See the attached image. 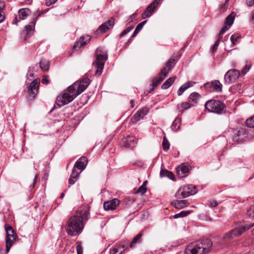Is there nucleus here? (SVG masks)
Wrapping results in <instances>:
<instances>
[{
    "instance_id": "nucleus-1",
    "label": "nucleus",
    "mask_w": 254,
    "mask_h": 254,
    "mask_svg": "<svg viewBox=\"0 0 254 254\" xmlns=\"http://www.w3.org/2000/svg\"><path fill=\"white\" fill-rule=\"evenodd\" d=\"M90 83V80L86 77L70 85L64 91L61 97H58L57 104L59 106L62 107L71 102L87 88Z\"/></svg>"
},
{
    "instance_id": "nucleus-2",
    "label": "nucleus",
    "mask_w": 254,
    "mask_h": 254,
    "mask_svg": "<svg viewBox=\"0 0 254 254\" xmlns=\"http://www.w3.org/2000/svg\"><path fill=\"white\" fill-rule=\"evenodd\" d=\"M89 213L87 210L71 216L67 221L66 231L71 236L79 235L84 227L83 221L88 220Z\"/></svg>"
},
{
    "instance_id": "nucleus-3",
    "label": "nucleus",
    "mask_w": 254,
    "mask_h": 254,
    "mask_svg": "<svg viewBox=\"0 0 254 254\" xmlns=\"http://www.w3.org/2000/svg\"><path fill=\"white\" fill-rule=\"evenodd\" d=\"M212 246V242L209 238L192 243L186 249L184 254H204L208 253Z\"/></svg>"
},
{
    "instance_id": "nucleus-4",
    "label": "nucleus",
    "mask_w": 254,
    "mask_h": 254,
    "mask_svg": "<svg viewBox=\"0 0 254 254\" xmlns=\"http://www.w3.org/2000/svg\"><path fill=\"white\" fill-rule=\"evenodd\" d=\"M107 59V51L103 48H97L96 51V60L92 64V69L95 70L96 75L100 76L102 74Z\"/></svg>"
},
{
    "instance_id": "nucleus-5",
    "label": "nucleus",
    "mask_w": 254,
    "mask_h": 254,
    "mask_svg": "<svg viewBox=\"0 0 254 254\" xmlns=\"http://www.w3.org/2000/svg\"><path fill=\"white\" fill-rule=\"evenodd\" d=\"M254 226V223L251 224L249 227H246V226L240 225L235 228L230 230L229 232L226 233L223 237L221 241V245H223L225 244L226 240H231L234 237H238Z\"/></svg>"
},
{
    "instance_id": "nucleus-6",
    "label": "nucleus",
    "mask_w": 254,
    "mask_h": 254,
    "mask_svg": "<svg viewBox=\"0 0 254 254\" xmlns=\"http://www.w3.org/2000/svg\"><path fill=\"white\" fill-rule=\"evenodd\" d=\"M205 108L209 112L214 113L218 114H222L225 110L226 107L224 104L219 100H210L205 104Z\"/></svg>"
},
{
    "instance_id": "nucleus-7",
    "label": "nucleus",
    "mask_w": 254,
    "mask_h": 254,
    "mask_svg": "<svg viewBox=\"0 0 254 254\" xmlns=\"http://www.w3.org/2000/svg\"><path fill=\"white\" fill-rule=\"evenodd\" d=\"M197 192V187L192 185H187L180 188L176 193V197L179 199L185 198L190 195H193Z\"/></svg>"
},
{
    "instance_id": "nucleus-8",
    "label": "nucleus",
    "mask_w": 254,
    "mask_h": 254,
    "mask_svg": "<svg viewBox=\"0 0 254 254\" xmlns=\"http://www.w3.org/2000/svg\"><path fill=\"white\" fill-rule=\"evenodd\" d=\"M5 230L6 232V252L7 253L11 246L17 239V235L14 229L10 226L5 225Z\"/></svg>"
},
{
    "instance_id": "nucleus-9",
    "label": "nucleus",
    "mask_w": 254,
    "mask_h": 254,
    "mask_svg": "<svg viewBox=\"0 0 254 254\" xmlns=\"http://www.w3.org/2000/svg\"><path fill=\"white\" fill-rule=\"evenodd\" d=\"M48 10L49 9L45 10H38L33 13L32 21L28 25L25 27L26 36H30L33 33L37 18L41 16V14L48 12Z\"/></svg>"
},
{
    "instance_id": "nucleus-10",
    "label": "nucleus",
    "mask_w": 254,
    "mask_h": 254,
    "mask_svg": "<svg viewBox=\"0 0 254 254\" xmlns=\"http://www.w3.org/2000/svg\"><path fill=\"white\" fill-rule=\"evenodd\" d=\"M40 81V78H37L31 82L30 85L28 87L27 92L28 96L32 99H34L37 95L39 89Z\"/></svg>"
},
{
    "instance_id": "nucleus-11",
    "label": "nucleus",
    "mask_w": 254,
    "mask_h": 254,
    "mask_svg": "<svg viewBox=\"0 0 254 254\" xmlns=\"http://www.w3.org/2000/svg\"><path fill=\"white\" fill-rule=\"evenodd\" d=\"M240 70L236 69L229 70L224 76V79L226 82L232 83L234 82L240 76Z\"/></svg>"
},
{
    "instance_id": "nucleus-12",
    "label": "nucleus",
    "mask_w": 254,
    "mask_h": 254,
    "mask_svg": "<svg viewBox=\"0 0 254 254\" xmlns=\"http://www.w3.org/2000/svg\"><path fill=\"white\" fill-rule=\"evenodd\" d=\"M162 0H154L146 8L144 12L142 14V18L145 19L146 17H149L151 16L155 8L161 3Z\"/></svg>"
},
{
    "instance_id": "nucleus-13",
    "label": "nucleus",
    "mask_w": 254,
    "mask_h": 254,
    "mask_svg": "<svg viewBox=\"0 0 254 254\" xmlns=\"http://www.w3.org/2000/svg\"><path fill=\"white\" fill-rule=\"evenodd\" d=\"M233 140L236 142L244 140L247 137L248 133L245 128H240L234 129Z\"/></svg>"
},
{
    "instance_id": "nucleus-14",
    "label": "nucleus",
    "mask_w": 254,
    "mask_h": 254,
    "mask_svg": "<svg viewBox=\"0 0 254 254\" xmlns=\"http://www.w3.org/2000/svg\"><path fill=\"white\" fill-rule=\"evenodd\" d=\"M190 166L187 163H183L177 168V174L180 178L187 176L190 172Z\"/></svg>"
},
{
    "instance_id": "nucleus-15",
    "label": "nucleus",
    "mask_w": 254,
    "mask_h": 254,
    "mask_svg": "<svg viewBox=\"0 0 254 254\" xmlns=\"http://www.w3.org/2000/svg\"><path fill=\"white\" fill-rule=\"evenodd\" d=\"M115 23L114 19L111 18L107 21L103 23L96 30V34L103 33L108 30L110 27L114 26Z\"/></svg>"
},
{
    "instance_id": "nucleus-16",
    "label": "nucleus",
    "mask_w": 254,
    "mask_h": 254,
    "mask_svg": "<svg viewBox=\"0 0 254 254\" xmlns=\"http://www.w3.org/2000/svg\"><path fill=\"white\" fill-rule=\"evenodd\" d=\"M90 37L87 35L81 36L79 40L74 45L73 49L76 51L78 49L84 47L90 41Z\"/></svg>"
},
{
    "instance_id": "nucleus-17",
    "label": "nucleus",
    "mask_w": 254,
    "mask_h": 254,
    "mask_svg": "<svg viewBox=\"0 0 254 254\" xmlns=\"http://www.w3.org/2000/svg\"><path fill=\"white\" fill-rule=\"evenodd\" d=\"M148 113V109L147 108H144L138 110L136 113H135L131 119L132 122L135 123L144 117H145Z\"/></svg>"
},
{
    "instance_id": "nucleus-18",
    "label": "nucleus",
    "mask_w": 254,
    "mask_h": 254,
    "mask_svg": "<svg viewBox=\"0 0 254 254\" xmlns=\"http://www.w3.org/2000/svg\"><path fill=\"white\" fill-rule=\"evenodd\" d=\"M136 143V138L132 136H127L123 140V145L128 148H133Z\"/></svg>"
},
{
    "instance_id": "nucleus-19",
    "label": "nucleus",
    "mask_w": 254,
    "mask_h": 254,
    "mask_svg": "<svg viewBox=\"0 0 254 254\" xmlns=\"http://www.w3.org/2000/svg\"><path fill=\"white\" fill-rule=\"evenodd\" d=\"M88 163L87 158L86 157H81L75 162L74 166L81 172L86 167Z\"/></svg>"
},
{
    "instance_id": "nucleus-20",
    "label": "nucleus",
    "mask_w": 254,
    "mask_h": 254,
    "mask_svg": "<svg viewBox=\"0 0 254 254\" xmlns=\"http://www.w3.org/2000/svg\"><path fill=\"white\" fill-rule=\"evenodd\" d=\"M119 203L120 201L117 198L107 201L104 203V209L107 210L115 209Z\"/></svg>"
},
{
    "instance_id": "nucleus-21",
    "label": "nucleus",
    "mask_w": 254,
    "mask_h": 254,
    "mask_svg": "<svg viewBox=\"0 0 254 254\" xmlns=\"http://www.w3.org/2000/svg\"><path fill=\"white\" fill-rule=\"evenodd\" d=\"M126 250L124 244H116L110 250V254H122Z\"/></svg>"
},
{
    "instance_id": "nucleus-22",
    "label": "nucleus",
    "mask_w": 254,
    "mask_h": 254,
    "mask_svg": "<svg viewBox=\"0 0 254 254\" xmlns=\"http://www.w3.org/2000/svg\"><path fill=\"white\" fill-rule=\"evenodd\" d=\"M167 75V72H164L163 70H161L156 77L155 80L153 81V86L154 87L157 86L164 79Z\"/></svg>"
},
{
    "instance_id": "nucleus-23",
    "label": "nucleus",
    "mask_w": 254,
    "mask_h": 254,
    "mask_svg": "<svg viewBox=\"0 0 254 254\" xmlns=\"http://www.w3.org/2000/svg\"><path fill=\"white\" fill-rule=\"evenodd\" d=\"M172 204L177 209H182L188 206L189 203L187 200H176L172 202Z\"/></svg>"
},
{
    "instance_id": "nucleus-24",
    "label": "nucleus",
    "mask_w": 254,
    "mask_h": 254,
    "mask_svg": "<svg viewBox=\"0 0 254 254\" xmlns=\"http://www.w3.org/2000/svg\"><path fill=\"white\" fill-rule=\"evenodd\" d=\"M175 60L174 59H170L166 63L165 66L163 67L161 70H163L164 72H167V74L169 73L170 71L175 65Z\"/></svg>"
},
{
    "instance_id": "nucleus-25",
    "label": "nucleus",
    "mask_w": 254,
    "mask_h": 254,
    "mask_svg": "<svg viewBox=\"0 0 254 254\" xmlns=\"http://www.w3.org/2000/svg\"><path fill=\"white\" fill-rule=\"evenodd\" d=\"M201 97V96L197 92H194L190 95L188 101L190 103H194L195 105V104L197 103Z\"/></svg>"
},
{
    "instance_id": "nucleus-26",
    "label": "nucleus",
    "mask_w": 254,
    "mask_h": 254,
    "mask_svg": "<svg viewBox=\"0 0 254 254\" xmlns=\"http://www.w3.org/2000/svg\"><path fill=\"white\" fill-rule=\"evenodd\" d=\"M18 13L20 19H25L30 14L31 11L27 8H21L19 10Z\"/></svg>"
},
{
    "instance_id": "nucleus-27",
    "label": "nucleus",
    "mask_w": 254,
    "mask_h": 254,
    "mask_svg": "<svg viewBox=\"0 0 254 254\" xmlns=\"http://www.w3.org/2000/svg\"><path fill=\"white\" fill-rule=\"evenodd\" d=\"M161 177H168L170 180L174 181L175 179V176L174 174L166 169H161L160 172Z\"/></svg>"
},
{
    "instance_id": "nucleus-28",
    "label": "nucleus",
    "mask_w": 254,
    "mask_h": 254,
    "mask_svg": "<svg viewBox=\"0 0 254 254\" xmlns=\"http://www.w3.org/2000/svg\"><path fill=\"white\" fill-rule=\"evenodd\" d=\"M194 106V104H191V103L189 102H184L182 103L181 105H178L177 108L179 110V112L182 113L184 110H187Z\"/></svg>"
},
{
    "instance_id": "nucleus-29",
    "label": "nucleus",
    "mask_w": 254,
    "mask_h": 254,
    "mask_svg": "<svg viewBox=\"0 0 254 254\" xmlns=\"http://www.w3.org/2000/svg\"><path fill=\"white\" fill-rule=\"evenodd\" d=\"M40 66L42 70L48 71L49 69V62L48 61L42 59L39 63Z\"/></svg>"
},
{
    "instance_id": "nucleus-30",
    "label": "nucleus",
    "mask_w": 254,
    "mask_h": 254,
    "mask_svg": "<svg viewBox=\"0 0 254 254\" xmlns=\"http://www.w3.org/2000/svg\"><path fill=\"white\" fill-rule=\"evenodd\" d=\"M175 77H170L168 78L165 82L162 85L161 88L163 89H167L169 88L174 82Z\"/></svg>"
},
{
    "instance_id": "nucleus-31",
    "label": "nucleus",
    "mask_w": 254,
    "mask_h": 254,
    "mask_svg": "<svg viewBox=\"0 0 254 254\" xmlns=\"http://www.w3.org/2000/svg\"><path fill=\"white\" fill-rule=\"evenodd\" d=\"M235 19V14L233 13L229 14L226 18L225 24L230 27L233 23Z\"/></svg>"
},
{
    "instance_id": "nucleus-32",
    "label": "nucleus",
    "mask_w": 254,
    "mask_h": 254,
    "mask_svg": "<svg viewBox=\"0 0 254 254\" xmlns=\"http://www.w3.org/2000/svg\"><path fill=\"white\" fill-rule=\"evenodd\" d=\"M212 88L217 92H221L222 91V84L218 80H214L212 81Z\"/></svg>"
},
{
    "instance_id": "nucleus-33",
    "label": "nucleus",
    "mask_w": 254,
    "mask_h": 254,
    "mask_svg": "<svg viewBox=\"0 0 254 254\" xmlns=\"http://www.w3.org/2000/svg\"><path fill=\"white\" fill-rule=\"evenodd\" d=\"M142 236V232H140L139 233H138L136 236H135L133 239H132V241L130 243V247H132L134 244H137V243H139L140 241L139 240L141 239V237Z\"/></svg>"
},
{
    "instance_id": "nucleus-34",
    "label": "nucleus",
    "mask_w": 254,
    "mask_h": 254,
    "mask_svg": "<svg viewBox=\"0 0 254 254\" xmlns=\"http://www.w3.org/2000/svg\"><path fill=\"white\" fill-rule=\"evenodd\" d=\"M5 6L4 2L0 1V23L2 22L5 19L4 13L3 9Z\"/></svg>"
},
{
    "instance_id": "nucleus-35",
    "label": "nucleus",
    "mask_w": 254,
    "mask_h": 254,
    "mask_svg": "<svg viewBox=\"0 0 254 254\" xmlns=\"http://www.w3.org/2000/svg\"><path fill=\"white\" fill-rule=\"evenodd\" d=\"M241 36L239 34H234L231 36L230 40L233 46H235L239 42Z\"/></svg>"
},
{
    "instance_id": "nucleus-36",
    "label": "nucleus",
    "mask_w": 254,
    "mask_h": 254,
    "mask_svg": "<svg viewBox=\"0 0 254 254\" xmlns=\"http://www.w3.org/2000/svg\"><path fill=\"white\" fill-rule=\"evenodd\" d=\"M195 83V82H193L191 81H189L186 82L185 83H184V84H183L181 86V87L182 88H183V90L185 91L189 88L192 87L194 85Z\"/></svg>"
},
{
    "instance_id": "nucleus-37",
    "label": "nucleus",
    "mask_w": 254,
    "mask_h": 254,
    "mask_svg": "<svg viewBox=\"0 0 254 254\" xmlns=\"http://www.w3.org/2000/svg\"><path fill=\"white\" fill-rule=\"evenodd\" d=\"M246 125L249 127L254 128V115L246 121Z\"/></svg>"
},
{
    "instance_id": "nucleus-38",
    "label": "nucleus",
    "mask_w": 254,
    "mask_h": 254,
    "mask_svg": "<svg viewBox=\"0 0 254 254\" xmlns=\"http://www.w3.org/2000/svg\"><path fill=\"white\" fill-rule=\"evenodd\" d=\"M190 211H182L179 213H177L174 215V217L175 219L184 217L187 216L189 214H190Z\"/></svg>"
},
{
    "instance_id": "nucleus-39",
    "label": "nucleus",
    "mask_w": 254,
    "mask_h": 254,
    "mask_svg": "<svg viewBox=\"0 0 254 254\" xmlns=\"http://www.w3.org/2000/svg\"><path fill=\"white\" fill-rule=\"evenodd\" d=\"M251 68V64L247 62L245 66V67L243 68L242 70L241 71V74L242 75H245L248 71L249 70V69Z\"/></svg>"
},
{
    "instance_id": "nucleus-40",
    "label": "nucleus",
    "mask_w": 254,
    "mask_h": 254,
    "mask_svg": "<svg viewBox=\"0 0 254 254\" xmlns=\"http://www.w3.org/2000/svg\"><path fill=\"white\" fill-rule=\"evenodd\" d=\"M162 146L163 148V150L165 151H167L170 147V143L168 142L167 140L165 138H164L163 142H162Z\"/></svg>"
},
{
    "instance_id": "nucleus-41",
    "label": "nucleus",
    "mask_w": 254,
    "mask_h": 254,
    "mask_svg": "<svg viewBox=\"0 0 254 254\" xmlns=\"http://www.w3.org/2000/svg\"><path fill=\"white\" fill-rule=\"evenodd\" d=\"M134 27L133 26H129L126 29H125L120 35V38L123 37L125 35H126L127 33L131 31L133 29Z\"/></svg>"
},
{
    "instance_id": "nucleus-42",
    "label": "nucleus",
    "mask_w": 254,
    "mask_h": 254,
    "mask_svg": "<svg viewBox=\"0 0 254 254\" xmlns=\"http://www.w3.org/2000/svg\"><path fill=\"white\" fill-rule=\"evenodd\" d=\"M147 191V188L141 186L136 191L135 193H139L140 195L144 194Z\"/></svg>"
},
{
    "instance_id": "nucleus-43",
    "label": "nucleus",
    "mask_w": 254,
    "mask_h": 254,
    "mask_svg": "<svg viewBox=\"0 0 254 254\" xmlns=\"http://www.w3.org/2000/svg\"><path fill=\"white\" fill-rule=\"evenodd\" d=\"M35 67H29L28 71L27 73V79H29L30 77H33L34 76L33 70Z\"/></svg>"
},
{
    "instance_id": "nucleus-44",
    "label": "nucleus",
    "mask_w": 254,
    "mask_h": 254,
    "mask_svg": "<svg viewBox=\"0 0 254 254\" xmlns=\"http://www.w3.org/2000/svg\"><path fill=\"white\" fill-rule=\"evenodd\" d=\"M180 127V123L177 120H175L172 125V128L173 130H177Z\"/></svg>"
},
{
    "instance_id": "nucleus-45",
    "label": "nucleus",
    "mask_w": 254,
    "mask_h": 254,
    "mask_svg": "<svg viewBox=\"0 0 254 254\" xmlns=\"http://www.w3.org/2000/svg\"><path fill=\"white\" fill-rule=\"evenodd\" d=\"M80 173V171H78L77 167H75L74 165L71 175L78 178Z\"/></svg>"
},
{
    "instance_id": "nucleus-46",
    "label": "nucleus",
    "mask_w": 254,
    "mask_h": 254,
    "mask_svg": "<svg viewBox=\"0 0 254 254\" xmlns=\"http://www.w3.org/2000/svg\"><path fill=\"white\" fill-rule=\"evenodd\" d=\"M77 177L70 175V177L68 179V183L70 185H73L77 181Z\"/></svg>"
},
{
    "instance_id": "nucleus-47",
    "label": "nucleus",
    "mask_w": 254,
    "mask_h": 254,
    "mask_svg": "<svg viewBox=\"0 0 254 254\" xmlns=\"http://www.w3.org/2000/svg\"><path fill=\"white\" fill-rule=\"evenodd\" d=\"M77 246H76V251L77 254H83V250L81 245H80L79 242H77Z\"/></svg>"
},
{
    "instance_id": "nucleus-48",
    "label": "nucleus",
    "mask_w": 254,
    "mask_h": 254,
    "mask_svg": "<svg viewBox=\"0 0 254 254\" xmlns=\"http://www.w3.org/2000/svg\"><path fill=\"white\" fill-rule=\"evenodd\" d=\"M219 40H216V41L215 42L214 44L212 46V48L211 50L212 53H213L216 51L217 47L219 46Z\"/></svg>"
},
{
    "instance_id": "nucleus-49",
    "label": "nucleus",
    "mask_w": 254,
    "mask_h": 254,
    "mask_svg": "<svg viewBox=\"0 0 254 254\" xmlns=\"http://www.w3.org/2000/svg\"><path fill=\"white\" fill-rule=\"evenodd\" d=\"M229 27H230L225 24V25L221 28L219 35L223 34L227 30H228Z\"/></svg>"
},
{
    "instance_id": "nucleus-50",
    "label": "nucleus",
    "mask_w": 254,
    "mask_h": 254,
    "mask_svg": "<svg viewBox=\"0 0 254 254\" xmlns=\"http://www.w3.org/2000/svg\"><path fill=\"white\" fill-rule=\"evenodd\" d=\"M136 15H137V14L135 13H133L132 14H131L130 16V17H129V18L127 19L128 22V23H130L132 21H133V20L136 18Z\"/></svg>"
},
{
    "instance_id": "nucleus-51",
    "label": "nucleus",
    "mask_w": 254,
    "mask_h": 254,
    "mask_svg": "<svg viewBox=\"0 0 254 254\" xmlns=\"http://www.w3.org/2000/svg\"><path fill=\"white\" fill-rule=\"evenodd\" d=\"M58 0H47L45 3L47 6H50L55 3Z\"/></svg>"
},
{
    "instance_id": "nucleus-52",
    "label": "nucleus",
    "mask_w": 254,
    "mask_h": 254,
    "mask_svg": "<svg viewBox=\"0 0 254 254\" xmlns=\"http://www.w3.org/2000/svg\"><path fill=\"white\" fill-rule=\"evenodd\" d=\"M42 83L45 84H47L49 83V80L48 79V76H44L42 80Z\"/></svg>"
},
{
    "instance_id": "nucleus-53",
    "label": "nucleus",
    "mask_w": 254,
    "mask_h": 254,
    "mask_svg": "<svg viewBox=\"0 0 254 254\" xmlns=\"http://www.w3.org/2000/svg\"><path fill=\"white\" fill-rule=\"evenodd\" d=\"M212 81L210 83L207 82L204 84V87L206 89H208V88H212Z\"/></svg>"
},
{
    "instance_id": "nucleus-54",
    "label": "nucleus",
    "mask_w": 254,
    "mask_h": 254,
    "mask_svg": "<svg viewBox=\"0 0 254 254\" xmlns=\"http://www.w3.org/2000/svg\"><path fill=\"white\" fill-rule=\"evenodd\" d=\"M247 4L249 6L254 5V0H247Z\"/></svg>"
},
{
    "instance_id": "nucleus-55",
    "label": "nucleus",
    "mask_w": 254,
    "mask_h": 254,
    "mask_svg": "<svg viewBox=\"0 0 254 254\" xmlns=\"http://www.w3.org/2000/svg\"><path fill=\"white\" fill-rule=\"evenodd\" d=\"M217 202L216 201L213 200L210 202V205L211 207H216L217 205Z\"/></svg>"
},
{
    "instance_id": "nucleus-56",
    "label": "nucleus",
    "mask_w": 254,
    "mask_h": 254,
    "mask_svg": "<svg viewBox=\"0 0 254 254\" xmlns=\"http://www.w3.org/2000/svg\"><path fill=\"white\" fill-rule=\"evenodd\" d=\"M184 91L183 90V88H182L181 87L179 89L177 92V94L179 96H181L182 95V94L184 93Z\"/></svg>"
},
{
    "instance_id": "nucleus-57",
    "label": "nucleus",
    "mask_w": 254,
    "mask_h": 254,
    "mask_svg": "<svg viewBox=\"0 0 254 254\" xmlns=\"http://www.w3.org/2000/svg\"><path fill=\"white\" fill-rule=\"evenodd\" d=\"M36 179H37V176H35V178H34V179L33 183L32 185H31L30 186V189L31 190V189H32V188L33 189V188L34 187V186H35V183H36Z\"/></svg>"
},
{
    "instance_id": "nucleus-58",
    "label": "nucleus",
    "mask_w": 254,
    "mask_h": 254,
    "mask_svg": "<svg viewBox=\"0 0 254 254\" xmlns=\"http://www.w3.org/2000/svg\"><path fill=\"white\" fill-rule=\"evenodd\" d=\"M143 27V26H142V24H141V23H140L137 25V26L136 27V29L139 31H140L142 29Z\"/></svg>"
},
{
    "instance_id": "nucleus-59",
    "label": "nucleus",
    "mask_w": 254,
    "mask_h": 254,
    "mask_svg": "<svg viewBox=\"0 0 254 254\" xmlns=\"http://www.w3.org/2000/svg\"><path fill=\"white\" fill-rule=\"evenodd\" d=\"M139 32V31L135 28V30L134 31L133 33L131 36V37L133 38V37H135Z\"/></svg>"
},
{
    "instance_id": "nucleus-60",
    "label": "nucleus",
    "mask_w": 254,
    "mask_h": 254,
    "mask_svg": "<svg viewBox=\"0 0 254 254\" xmlns=\"http://www.w3.org/2000/svg\"><path fill=\"white\" fill-rule=\"evenodd\" d=\"M130 108H133L135 106V101L133 100H131L130 101Z\"/></svg>"
},
{
    "instance_id": "nucleus-61",
    "label": "nucleus",
    "mask_w": 254,
    "mask_h": 254,
    "mask_svg": "<svg viewBox=\"0 0 254 254\" xmlns=\"http://www.w3.org/2000/svg\"><path fill=\"white\" fill-rule=\"evenodd\" d=\"M64 193H62L61 194V196H60V197L58 199L56 200V202H57L58 201H60V199L63 198L64 196ZM59 203H60V202H59Z\"/></svg>"
},
{
    "instance_id": "nucleus-62",
    "label": "nucleus",
    "mask_w": 254,
    "mask_h": 254,
    "mask_svg": "<svg viewBox=\"0 0 254 254\" xmlns=\"http://www.w3.org/2000/svg\"><path fill=\"white\" fill-rule=\"evenodd\" d=\"M18 21H19V20H17V17H15V18H14V20H13V23H14V24H17V22H18Z\"/></svg>"
},
{
    "instance_id": "nucleus-63",
    "label": "nucleus",
    "mask_w": 254,
    "mask_h": 254,
    "mask_svg": "<svg viewBox=\"0 0 254 254\" xmlns=\"http://www.w3.org/2000/svg\"><path fill=\"white\" fill-rule=\"evenodd\" d=\"M147 183V181H145L143 183V184L141 186L144 188H146V186Z\"/></svg>"
},
{
    "instance_id": "nucleus-64",
    "label": "nucleus",
    "mask_w": 254,
    "mask_h": 254,
    "mask_svg": "<svg viewBox=\"0 0 254 254\" xmlns=\"http://www.w3.org/2000/svg\"><path fill=\"white\" fill-rule=\"evenodd\" d=\"M251 19L252 22L254 23V12H253L252 14Z\"/></svg>"
}]
</instances>
